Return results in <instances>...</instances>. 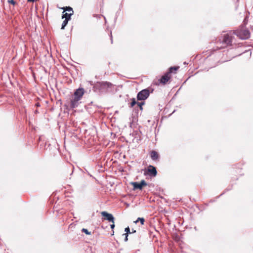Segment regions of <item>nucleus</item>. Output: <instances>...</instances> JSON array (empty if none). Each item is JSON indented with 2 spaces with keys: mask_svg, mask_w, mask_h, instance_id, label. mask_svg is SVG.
<instances>
[{
  "mask_svg": "<svg viewBox=\"0 0 253 253\" xmlns=\"http://www.w3.org/2000/svg\"><path fill=\"white\" fill-rule=\"evenodd\" d=\"M68 20H64L62 24V25H61V29L63 30L64 29L65 27L66 26V25H67L68 23Z\"/></svg>",
  "mask_w": 253,
  "mask_h": 253,
  "instance_id": "nucleus-15",
  "label": "nucleus"
},
{
  "mask_svg": "<svg viewBox=\"0 0 253 253\" xmlns=\"http://www.w3.org/2000/svg\"><path fill=\"white\" fill-rule=\"evenodd\" d=\"M179 68V67L173 66L169 68V71L166 73L160 79V82L164 84H166L171 78L170 74L175 73Z\"/></svg>",
  "mask_w": 253,
  "mask_h": 253,
  "instance_id": "nucleus-3",
  "label": "nucleus"
},
{
  "mask_svg": "<svg viewBox=\"0 0 253 253\" xmlns=\"http://www.w3.org/2000/svg\"><path fill=\"white\" fill-rule=\"evenodd\" d=\"M36 106L37 107H40L41 105H40V104L39 103H37L36 104Z\"/></svg>",
  "mask_w": 253,
  "mask_h": 253,
  "instance_id": "nucleus-23",
  "label": "nucleus"
},
{
  "mask_svg": "<svg viewBox=\"0 0 253 253\" xmlns=\"http://www.w3.org/2000/svg\"><path fill=\"white\" fill-rule=\"evenodd\" d=\"M73 15L72 13H67L63 11L62 15V18L69 21L71 19V16Z\"/></svg>",
  "mask_w": 253,
  "mask_h": 253,
  "instance_id": "nucleus-11",
  "label": "nucleus"
},
{
  "mask_svg": "<svg viewBox=\"0 0 253 253\" xmlns=\"http://www.w3.org/2000/svg\"><path fill=\"white\" fill-rule=\"evenodd\" d=\"M96 86L98 87L100 90L107 92L112 91V88L114 87V85L108 82H97Z\"/></svg>",
  "mask_w": 253,
  "mask_h": 253,
  "instance_id": "nucleus-4",
  "label": "nucleus"
},
{
  "mask_svg": "<svg viewBox=\"0 0 253 253\" xmlns=\"http://www.w3.org/2000/svg\"><path fill=\"white\" fill-rule=\"evenodd\" d=\"M134 189L141 190L143 186L147 185V183L144 180H142L140 182H132Z\"/></svg>",
  "mask_w": 253,
  "mask_h": 253,
  "instance_id": "nucleus-7",
  "label": "nucleus"
},
{
  "mask_svg": "<svg viewBox=\"0 0 253 253\" xmlns=\"http://www.w3.org/2000/svg\"><path fill=\"white\" fill-rule=\"evenodd\" d=\"M84 92V89L83 87H80L75 90L70 102V108L71 109H74L79 106Z\"/></svg>",
  "mask_w": 253,
  "mask_h": 253,
  "instance_id": "nucleus-1",
  "label": "nucleus"
},
{
  "mask_svg": "<svg viewBox=\"0 0 253 253\" xmlns=\"http://www.w3.org/2000/svg\"><path fill=\"white\" fill-rule=\"evenodd\" d=\"M150 93V88H147L140 91L137 94V99L138 101H143L146 100L149 96Z\"/></svg>",
  "mask_w": 253,
  "mask_h": 253,
  "instance_id": "nucleus-5",
  "label": "nucleus"
},
{
  "mask_svg": "<svg viewBox=\"0 0 253 253\" xmlns=\"http://www.w3.org/2000/svg\"><path fill=\"white\" fill-rule=\"evenodd\" d=\"M145 104V102L144 101L141 102H138L137 103V106L139 108L140 110L142 111L143 110V105Z\"/></svg>",
  "mask_w": 253,
  "mask_h": 253,
  "instance_id": "nucleus-16",
  "label": "nucleus"
},
{
  "mask_svg": "<svg viewBox=\"0 0 253 253\" xmlns=\"http://www.w3.org/2000/svg\"><path fill=\"white\" fill-rule=\"evenodd\" d=\"M140 222L141 225H143L145 222V219L143 217H138L137 220L135 221V223H137V222Z\"/></svg>",
  "mask_w": 253,
  "mask_h": 253,
  "instance_id": "nucleus-13",
  "label": "nucleus"
},
{
  "mask_svg": "<svg viewBox=\"0 0 253 253\" xmlns=\"http://www.w3.org/2000/svg\"><path fill=\"white\" fill-rule=\"evenodd\" d=\"M35 0H28V2H34Z\"/></svg>",
  "mask_w": 253,
  "mask_h": 253,
  "instance_id": "nucleus-24",
  "label": "nucleus"
},
{
  "mask_svg": "<svg viewBox=\"0 0 253 253\" xmlns=\"http://www.w3.org/2000/svg\"><path fill=\"white\" fill-rule=\"evenodd\" d=\"M136 232V231H135V230H132V233H134V232Z\"/></svg>",
  "mask_w": 253,
  "mask_h": 253,
  "instance_id": "nucleus-25",
  "label": "nucleus"
},
{
  "mask_svg": "<svg viewBox=\"0 0 253 253\" xmlns=\"http://www.w3.org/2000/svg\"><path fill=\"white\" fill-rule=\"evenodd\" d=\"M150 157L151 159L153 161H157L160 158L158 153L154 150H152L150 152Z\"/></svg>",
  "mask_w": 253,
  "mask_h": 253,
  "instance_id": "nucleus-10",
  "label": "nucleus"
},
{
  "mask_svg": "<svg viewBox=\"0 0 253 253\" xmlns=\"http://www.w3.org/2000/svg\"><path fill=\"white\" fill-rule=\"evenodd\" d=\"M110 227L112 229V230H113L114 228V227H115L114 223H113V224H111L110 225Z\"/></svg>",
  "mask_w": 253,
  "mask_h": 253,
  "instance_id": "nucleus-21",
  "label": "nucleus"
},
{
  "mask_svg": "<svg viewBox=\"0 0 253 253\" xmlns=\"http://www.w3.org/2000/svg\"><path fill=\"white\" fill-rule=\"evenodd\" d=\"M124 235H125V241L126 242L128 240V235L127 234H124Z\"/></svg>",
  "mask_w": 253,
  "mask_h": 253,
  "instance_id": "nucleus-20",
  "label": "nucleus"
},
{
  "mask_svg": "<svg viewBox=\"0 0 253 253\" xmlns=\"http://www.w3.org/2000/svg\"><path fill=\"white\" fill-rule=\"evenodd\" d=\"M101 215L104 217V219L108 220L109 222L114 223L115 218L111 213H108L106 211H102Z\"/></svg>",
  "mask_w": 253,
  "mask_h": 253,
  "instance_id": "nucleus-6",
  "label": "nucleus"
},
{
  "mask_svg": "<svg viewBox=\"0 0 253 253\" xmlns=\"http://www.w3.org/2000/svg\"><path fill=\"white\" fill-rule=\"evenodd\" d=\"M110 40H111V43H113V37H112V33L111 32L110 33Z\"/></svg>",
  "mask_w": 253,
  "mask_h": 253,
  "instance_id": "nucleus-22",
  "label": "nucleus"
},
{
  "mask_svg": "<svg viewBox=\"0 0 253 253\" xmlns=\"http://www.w3.org/2000/svg\"><path fill=\"white\" fill-rule=\"evenodd\" d=\"M232 36H229L228 34L224 35L222 42L225 45H231Z\"/></svg>",
  "mask_w": 253,
  "mask_h": 253,
  "instance_id": "nucleus-9",
  "label": "nucleus"
},
{
  "mask_svg": "<svg viewBox=\"0 0 253 253\" xmlns=\"http://www.w3.org/2000/svg\"><path fill=\"white\" fill-rule=\"evenodd\" d=\"M233 33L242 40H247L250 37V32L249 30L247 29H245L243 27H240L238 29L234 31Z\"/></svg>",
  "mask_w": 253,
  "mask_h": 253,
  "instance_id": "nucleus-2",
  "label": "nucleus"
},
{
  "mask_svg": "<svg viewBox=\"0 0 253 253\" xmlns=\"http://www.w3.org/2000/svg\"><path fill=\"white\" fill-rule=\"evenodd\" d=\"M82 232L85 233L86 235H90L91 232H89L87 229L83 228L82 230Z\"/></svg>",
  "mask_w": 253,
  "mask_h": 253,
  "instance_id": "nucleus-17",
  "label": "nucleus"
},
{
  "mask_svg": "<svg viewBox=\"0 0 253 253\" xmlns=\"http://www.w3.org/2000/svg\"><path fill=\"white\" fill-rule=\"evenodd\" d=\"M146 171L145 172L146 174ZM147 174L151 176H155L157 174L156 168L151 165H150L147 169Z\"/></svg>",
  "mask_w": 253,
  "mask_h": 253,
  "instance_id": "nucleus-8",
  "label": "nucleus"
},
{
  "mask_svg": "<svg viewBox=\"0 0 253 253\" xmlns=\"http://www.w3.org/2000/svg\"><path fill=\"white\" fill-rule=\"evenodd\" d=\"M137 103L138 102H136V101L135 98H132L131 99V102L130 103V107H133L135 105L137 104Z\"/></svg>",
  "mask_w": 253,
  "mask_h": 253,
  "instance_id": "nucleus-14",
  "label": "nucleus"
},
{
  "mask_svg": "<svg viewBox=\"0 0 253 253\" xmlns=\"http://www.w3.org/2000/svg\"><path fill=\"white\" fill-rule=\"evenodd\" d=\"M64 11H68L69 13H72L73 14L74 13V11L73 8L70 6H65L63 8Z\"/></svg>",
  "mask_w": 253,
  "mask_h": 253,
  "instance_id": "nucleus-12",
  "label": "nucleus"
},
{
  "mask_svg": "<svg viewBox=\"0 0 253 253\" xmlns=\"http://www.w3.org/2000/svg\"><path fill=\"white\" fill-rule=\"evenodd\" d=\"M125 232H126V234H127V235H128V234H130L131 233L129 227H126L125 228Z\"/></svg>",
  "mask_w": 253,
  "mask_h": 253,
  "instance_id": "nucleus-18",
  "label": "nucleus"
},
{
  "mask_svg": "<svg viewBox=\"0 0 253 253\" xmlns=\"http://www.w3.org/2000/svg\"><path fill=\"white\" fill-rule=\"evenodd\" d=\"M8 2L9 3H10L13 5H15L16 4V1L14 0H8Z\"/></svg>",
  "mask_w": 253,
  "mask_h": 253,
  "instance_id": "nucleus-19",
  "label": "nucleus"
}]
</instances>
